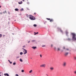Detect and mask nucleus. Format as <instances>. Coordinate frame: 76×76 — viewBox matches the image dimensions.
Masks as SVG:
<instances>
[{
    "instance_id": "obj_1",
    "label": "nucleus",
    "mask_w": 76,
    "mask_h": 76,
    "mask_svg": "<svg viewBox=\"0 0 76 76\" xmlns=\"http://www.w3.org/2000/svg\"><path fill=\"white\" fill-rule=\"evenodd\" d=\"M72 35V40L74 41H76V34L74 33H71Z\"/></svg>"
},
{
    "instance_id": "obj_2",
    "label": "nucleus",
    "mask_w": 76,
    "mask_h": 76,
    "mask_svg": "<svg viewBox=\"0 0 76 76\" xmlns=\"http://www.w3.org/2000/svg\"><path fill=\"white\" fill-rule=\"evenodd\" d=\"M28 17L29 19H30L31 20H35V18L34 16H32L31 15H29Z\"/></svg>"
},
{
    "instance_id": "obj_3",
    "label": "nucleus",
    "mask_w": 76,
    "mask_h": 76,
    "mask_svg": "<svg viewBox=\"0 0 76 76\" xmlns=\"http://www.w3.org/2000/svg\"><path fill=\"white\" fill-rule=\"evenodd\" d=\"M40 67H43L44 68H45L46 67V64H43L40 65Z\"/></svg>"
},
{
    "instance_id": "obj_4",
    "label": "nucleus",
    "mask_w": 76,
    "mask_h": 76,
    "mask_svg": "<svg viewBox=\"0 0 76 76\" xmlns=\"http://www.w3.org/2000/svg\"><path fill=\"white\" fill-rule=\"evenodd\" d=\"M66 62H63V67H66Z\"/></svg>"
},
{
    "instance_id": "obj_5",
    "label": "nucleus",
    "mask_w": 76,
    "mask_h": 76,
    "mask_svg": "<svg viewBox=\"0 0 76 76\" xmlns=\"http://www.w3.org/2000/svg\"><path fill=\"white\" fill-rule=\"evenodd\" d=\"M24 50L25 51V52H24L23 54H26L27 53V50L25 49H24Z\"/></svg>"
},
{
    "instance_id": "obj_6",
    "label": "nucleus",
    "mask_w": 76,
    "mask_h": 76,
    "mask_svg": "<svg viewBox=\"0 0 76 76\" xmlns=\"http://www.w3.org/2000/svg\"><path fill=\"white\" fill-rule=\"evenodd\" d=\"M50 71H53L54 70V67H50Z\"/></svg>"
},
{
    "instance_id": "obj_7",
    "label": "nucleus",
    "mask_w": 76,
    "mask_h": 76,
    "mask_svg": "<svg viewBox=\"0 0 76 76\" xmlns=\"http://www.w3.org/2000/svg\"><path fill=\"white\" fill-rule=\"evenodd\" d=\"M68 54H69V53L68 52H66L65 53V56H67V55H68Z\"/></svg>"
},
{
    "instance_id": "obj_8",
    "label": "nucleus",
    "mask_w": 76,
    "mask_h": 76,
    "mask_svg": "<svg viewBox=\"0 0 76 76\" xmlns=\"http://www.w3.org/2000/svg\"><path fill=\"white\" fill-rule=\"evenodd\" d=\"M32 48H33V49H34V50H35V49H37V47H32Z\"/></svg>"
},
{
    "instance_id": "obj_9",
    "label": "nucleus",
    "mask_w": 76,
    "mask_h": 76,
    "mask_svg": "<svg viewBox=\"0 0 76 76\" xmlns=\"http://www.w3.org/2000/svg\"><path fill=\"white\" fill-rule=\"evenodd\" d=\"M4 75V76H9V75L8 73H5Z\"/></svg>"
},
{
    "instance_id": "obj_10",
    "label": "nucleus",
    "mask_w": 76,
    "mask_h": 76,
    "mask_svg": "<svg viewBox=\"0 0 76 76\" xmlns=\"http://www.w3.org/2000/svg\"><path fill=\"white\" fill-rule=\"evenodd\" d=\"M15 11H19V10L18 8H16V9H15Z\"/></svg>"
},
{
    "instance_id": "obj_11",
    "label": "nucleus",
    "mask_w": 76,
    "mask_h": 76,
    "mask_svg": "<svg viewBox=\"0 0 76 76\" xmlns=\"http://www.w3.org/2000/svg\"><path fill=\"white\" fill-rule=\"evenodd\" d=\"M32 72V70H31L29 72V73H31Z\"/></svg>"
},
{
    "instance_id": "obj_12",
    "label": "nucleus",
    "mask_w": 76,
    "mask_h": 76,
    "mask_svg": "<svg viewBox=\"0 0 76 76\" xmlns=\"http://www.w3.org/2000/svg\"><path fill=\"white\" fill-rule=\"evenodd\" d=\"M50 22H53V19H51L50 20Z\"/></svg>"
},
{
    "instance_id": "obj_13",
    "label": "nucleus",
    "mask_w": 76,
    "mask_h": 76,
    "mask_svg": "<svg viewBox=\"0 0 76 76\" xmlns=\"http://www.w3.org/2000/svg\"><path fill=\"white\" fill-rule=\"evenodd\" d=\"M74 73L75 74V75H76V70H75L74 72Z\"/></svg>"
},
{
    "instance_id": "obj_14",
    "label": "nucleus",
    "mask_w": 76,
    "mask_h": 76,
    "mask_svg": "<svg viewBox=\"0 0 76 76\" xmlns=\"http://www.w3.org/2000/svg\"><path fill=\"white\" fill-rule=\"evenodd\" d=\"M20 61H21V62H22V61H23L22 59H21V58L20 59Z\"/></svg>"
},
{
    "instance_id": "obj_15",
    "label": "nucleus",
    "mask_w": 76,
    "mask_h": 76,
    "mask_svg": "<svg viewBox=\"0 0 76 76\" xmlns=\"http://www.w3.org/2000/svg\"><path fill=\"white\" fill-rule=\"evenodd\" d=\"M59 30H60V31H61V32L62 33L63 32V31L61 30L60 29V28H59Z\"/></svg>"
},
{
    "instance_id": "obj_16",
    "label": "nucleus",
    "mask_w": 76,
    "mask_h": 76,
    "mask_svg": "<svg viewBox=\"0 0 76 76\" xmlns=\"http://www.w3.org/2000/svg\"><path fill=\"white\" fill-rule=\"evenodd\" d=\"M53 47V44H51V45H50V47H51V48H52V47Z\"/></svg>"
},
{
    "instance_id": "obj_17",
    "label": "nucleus",
    "mask_w": 76,
    "mask_h": 76,
    "mask_svg": "<svg viewBox=\"0 0 76 76\" xmlns=\"http://www.w3.org/2000/svg\"><path fill=\"white\" fill-rule=\"evenodd\" d=\"M57 50V51H60V49L59 48H58Z\"/></svg>"
},
{
    "instance_id": "obj_18",
    "label": "nucleus",
    "mask_w": 76,
    "mask_h": 76,
    "mask_svg": "<svg viewBox=\"0 0 76 76\" xmlns=\"http://www.w3.org/2000/svg\"><path fill=\"white\" fill-rule=\"evenodd\" d=\"M67 40L68 41H70V40H71V39H70V38H68L67 39Z\"/></svg>"
},
{
    "instance_id": "obj_19",
    "label": "nucleus",
    "mask_w": 76,
    "mask_h": 76,
    "mask_svg": "<svg viewBox=\"0 0 76 76\" xmlns=\"http://www.w3.org/2000/svg\"><path fill=\"white\" fill-rule=\"evenodd\" d=\"M20 55H22L23 54V53H22V52H20Z\"/></svg>"
},
{
    "instance_id": "obj_20",
    "label": "nucleus",
    "mask_w": 76,
    "mask_h": 76,
    "mask_svg": "<svg viewBox=\"0 0 76 76\" xmlns=\"http://www.w3.org/2000/svg\"><path fill=\"white\" fill-rule=\"evenodd\" d=\"M35 40H33L31 41V42H35Z\"/></svg>"
},
{
    "instance_id": "obj_21",
    "label": "nucleus",
    "mask_w": 76,
    "mask_h": 76,
    "mask_svg": "<svg viewBox=\"0 0 76 76\" xmlns=\"http://www.w3.org/2000/svg\"><path fill=\"white\" fill-rule=\"evenodd\" d=\"M46 19L47 20H50V18H47Z\"/></svg>"
},
{
    "instance_id": "obj_22",
    "label": "nucleus",
    "mask_w": 76,
    "mask_h": 76,
    "mask_svg": "<svg viewBox=\"0 0 76 76\" xmlns=\"http://www.w3.org/2000/svg\"><path fill=\"white\" fill-rule=\"evenodd\" d=\"M34 27H36V26H37V25H36V24H34Z\"/></svg>"
},
{
    "instance_id": "obj_23",
    "label": "nucleus",
    "mask_w": 76,
    "mask_h": 76,
    "mask_svg": "<svg viewBox=\"0 0 76 76\" xmlns=\"http://www.w3.org/2000/svg\"><path fill=\"white\" fill-rule=\"evenodd\" d=\"M45 47V45H43L42 46V47Z\"/></svg>"
},
{
    "instance_id": "obj_24",
    "label": "nucleus",
    "mask_w": 76,
    "mask_h": 76,
    "mask_svg": "<svg viewBox=\"0 0 76 76\" xmlns=\"http://www.w3.org/2000/svg\"><path fill=\"white\" fill-rule=\"evenodd\" d=\"M16 64V62H14L13 63V65H14V66Z\"/></svg>"
},
{
    "instance_id": "obj_25",
    "label": "nucleus",
    "mask_w": 76,
    "mask_h": 76,
    "mask_svg": "<svg viewBox=\"0 0 76 76\" xmlns=\"http://www.w3.org/2000/svg\"><path fill=\"white\" fill-rule=\"evenodd\" d=\"M66 35H67V34H68L69 33L68 32L66 31Z\"/></svg>"
},
{
    "instance_id": "obj_26",
    "label": "nucleus",
    "mask_w": 76,
    "mask_h": 76,
    "mask_svg": "<svg viewBox=\"0 0 76 76\" xmlns=\"http://www.w3.org/2000/svg\"><path fill=\"white\" fill-rule=\"evenodd\" d=\"M21 11H22L23 10V8H22L21 10H20Z\"/></svg>"
},
{
    "instance_id": "obj_27",
    "label": "nucleus",
    "mask_w": 76,
    "mask_h": 76,
    "mask_svg": "<svg viewBox=\"0 0 76 76\" xmlns=\"http://www.w3.org/2000/svg\"><path fill=\"white\" fill-rule=\"evenodd\" d=\"M2 37V35L1 34H0V37Z\"/></svg>"
},
{
    "instance_id": "obj_28",
    "label": "nucleus",
    "mask_w": 76,
    "mask_h": 76,
    "mask_svg": "<svg viewBox=\"0 0 76 76\" xmlns=\"http://www.w3.org/2000/svg\"><path fill=\"white\" fill-rule=\"evenodd\" d=\"M74 60H76V57H74Z\"/></svg>"
},
{
    "instance_id": "obj_29",
    "label": "nucleus",
    "mask_w": 76,
    "mask_h": 76,
    "mask_svg": "<svg viewBox=\"0 0 76 76\" xmlns=\"http://www.w3.org/2000/svg\"><path fill=\"white\" fill-rule=\"evenodd\" d=\"M21 72H24V70H21Z\"/></svg>"
},
{
    "instance_id": "obj_30",
    "label": "nucleus",
    "mask_w": 76,
    "mask_h": 76,
    "mask_svg": "<svg viewBox=\"0 0 76 76\" xmlns=\"http://www.w3.org/2000/svg\"><path fill=\"white\" fill-rule=\"evenodd\" d=\"M18 4H22V3H20V2H18Z\"/></svg>"
},
{
    "instance_id": "obj_31",
    "label": "nucleus",
    "mask_w": 76,
    "mask_h": 76,
    "mask_svg": "<svg viewBox=\"0 0 76 76\" xmlns=\"http://www.w3.org/2000/svg\"><path fill=\"white\" fill-rule=\"evenodd\" d=\"M66 50H67V51H69V49L68 48L66 49Z\"/></svg>"
},
{
    "instance_id": "obj_32",
    "label": "nucleus",
    "mask_w": 76,
    "mask_h": 76,
    "mask_svg": "<svg viewBox=\"0 0 76 76\" xmlns=\"http://www.w3.org/2000/svg\"><path fill=\"white\" fill-rule=\"evenodd\" d=\"M40 57H41V58H42V55H40Z\"/></svg>"
},
{
    "instance_id": "obj_33",
    "label": "nucleus",
    "mask_w": 76,
    "mask_h": 76,
    "mask_svg": "<svg viewBox=\"0 0 76 76\" xmlns=\"http://www.w3.org/2000/svg\"><path fill=\"white\" fill-rule=\"evenodd\" d=\"M15 76H19V75H18V74H16Z\"/></svg>"
},
{
    "instance_id": "obj_34",
    "label": "nucleus",
    "mask_w": 76,
    "mask_h": 76,
    "mask_svg": "<svg viewBox=\"0 0 76 76\" xmlns=\"http://www.w3.org/2000/svg\"><path fill=\"white\" fill-rule=\"evenodd\" d=\"M10 64H12V62H10Z\"/></svg>"
},
{
    "instance_id": "obj_35",
    "label": "nucleus",
    "mask_w": 76,
    "mask_h": 76,
    "mask_svg": "<svg viewBox=\"0 0 76 76\" xmlns=\"http://www.w3.org/2000/svg\"><path fill=\"white\" fill-rule=\"evenodd\" d=\"M29 42H30V41H29L28 42V43H29Z\"/></svg>"
},
{
    "instance_id": "obj_36",
    "label": "nucleus",
    "mask_w": 76,
    "mask_h": 76,
    "mask_svg": "<svg viewBox=\"0 0 76 76\" xmlns=\"http://www.w3.org/2000/svg\"><path fill=\"white\" fill-rule=\"evenodd\" d=\"M46 75L47 76H48V75L47 74H46Z\"/></svg>"
},
{
    "instance_id": "obj_37",
    "label": "nucleus",
    "mask_w": 76,
    "mask_h": 76,
    "mask_svg": "<svg viewBox=\"0 0 76 76\" xmlns=\"http://www.w3.org/2000/svg\"><path fill=\"white\" fill-rule=\"evenodd\" d=\"M20 3H21V4L22 3V1H21L20 2Z\"/></svg>"
},
{
    "instance_id": "obj_38",
    "label": "nucleus",
    "mask_w": 76,
    "mask_h": 76,
    "mask_svg": "<svg viewBox=\"0 0 76 76\" xmlns=\"http://www.w3.org/2000/svg\"><path fill=\"white\" fill-rule=\"evenodd\" d=\"M36 34H37V33H35V34H34V35H36Z\"/></svg>"
},
{
    "instance_id": "obj_39",
    "label": "nucleus",
    "mask_w": 76,
    "mask_h": 76,
    "mask_svg": "<svg viewBox=\"0 0 76 76\" xmlns=\"http://www.w3.org/2000/svg\"><path fill=\"white\" fill-rule=\"evenodd\" d=\"M54 49H55V50H56V47H54Z\"/></svg>"
},
{
    "instance_id": "obj_40",
    "label": "nucleus",
    "mask_w": 76,
    "mask_h": 76,
    "mask_svg": "<svg viewBox=\"0 0 76 76\" xmlns=\"http://www.w3.org/2000/svg\"><path fill=\"white\" fill-rule=\"evenodd\" d=\"M25 47V46H24L23 47V48H24V47Z\"/></svg>"
},
{
    "instance_id": "obj_41",
    "label": "nucleus",
    "mask_w": 76,
    "mask_h": 76,
    "mask_svg": "<svg viewBox=\"0 0 76 76\" xmlns=\"http://www.w3.org/2000/svg\"><path fill=\"white\" fill-rule=\"evenodd\" d=\"M63 49H65V47H64L63 48Z\"/></svg>"
},
{
    "instance_id": "obj_42",
    "label": "nucleus",
    "mask_w": 76,
    "mask_h": 76,
    "mask_svg": "<svg viewBox=\"0 0 76 76\" xmlns=\"http://www.w3.org/2000/svg\"><path fill=\"white\" fill-rule=\"evenodd\" d=\"M0 14H2V12H0Z\"/></svg>"
},
{
    "instance_id": "obj_43",
    "label": "nucleus",
    "mask_w": 76,
    "mask_h": 76,
    "mask_svg": "<svg viewBox=\"0 0 76 76\" xmlns=\"http://www.w3.org/2000/svg\"><path fill=\"white\" fill-rule=\"evenodd\" d=\"M34 15H36V13L35 12V13H34Z\"/></svg>"
},
{
    "instance_id": "obj_44",
    "label": "nucleus",
    "mask_w": 76,
    "mask_h": 76,
    "mask_svg": "<svg viewBox=\"0 0 76 76\" xmlns=\"http://www.w3.org/2000/svg\"><path fill=\"white\" fill-rule=\"evenodd\" d=\"M25 1V0H23V1Z\"/></svg>"
},
{
    "instance_id": "obj_45",
    "label": "nucleus",
    "mask_w": 76,
    "mask_h": 76,
    "mask_svg": "<svg viewBox=\"0 0 76 76\" xmlns=\"http://www.w3.org/2000/svg\"><path fill=\"white\" fill-rule=\"evenodd\" d=\"M8 61H9V62H10V60H8Z\"/></svg>"
},
{
    "instance_id": "obj_46",
    "label": "nucleus",
    "mask_w": 76,
    "mask_h": 76,
    "mask_svg": "<svg viewBox=\"0 0 76 76\" xmlns=\"http://www.w3.org/2000/svg\"><path fill=\"white\" fill-rule=\"evenodd\" d=\"M22 49H23V50H25V49L24 48H23Z\"/></svg>"
},
{
    "instance_id": "obj_47",
    "label": "nucleus",
    "mask_w": 76,
    "mask_h": 76,
    "mask_svg": "<svg viewBox=\"0 0 76 76\" xmlns=\"http://www.w3.org/2000/svg\"><path fill=\"white\" fill-rule=\"evenodd\" d=\"M36 34H38V32H37L36 33Z\"/></svg>"
},
{
    "instance_id": "obj_48",
    "label": "nucleus",
    "mask_w": 76,
    "mask_h": 76,
    "mask_svg": "<svg viewBox=\"0 0 76 76\" xmlns=\"http://www.w3.org/2000/svg\"><path fill=\"white\" fill-rule=\"evenodd\" d=\"M0 8H1V6H0Z\"/></svg>"
},
{
    "instance_id": "obj_49",
    "label": "nucleus",
    "mask_w": 76,
    "mask_h": 76,
    "mask_svg": "<svg viewBox=\"0 0 76 76\" xmlns=\"http://www.w3.org/2000/svg\"><path fill=\"white\" fill-rule=\"evenodd\" d=\"M5 35H3V37H4Z\"/></svg>"
},
{
    "instance_id": "obj_50",
    "label": "nucleus",
    "mask_w": 76,
    "mask_h": 76,
    "mask_svg": "<svg viewBox=\"0 0 76 76\" xmlns=\"http://www.w3.org/2000/svg\"><path fill=\"white\" fill-rule=\"evenodd\" d=\"M5 12H6V11H5Z\"/></svg>"
},
{
    "instance_id": "obj_51",
    "label": "nucleus",
    "mask_w": 76,
    "mask_h": 76,
    "mask_svg": "<svg viewBox=\"0 0 76 76\" xmlns=\"http://www.w3.org/2000/svg\"><path fill=\"white\" fill-rule=\"evenodd\" d=\"M15 21H16V20H15Z\"/></svg>"
},
{
    "instance_id": "obj_52",
    "label": "nucleus",
    "mask_w": 76,
    "mask_h": 76,
    "mask_svg": "<svg viewBox=\"0 0 76 76\" xmlns=\"http://www.w3.org/2000/svg\"><path fill=\"white\" fill-rule=\"evenodd\" d=\"M0 73H1V72H0Z\"/></svg>"
},
{
    "instance_id": "obj_53",
    "label": "nucleus",
    "mask_w": 76,
    "mask_h": 76,
    "mask_svg": "<svg viewBox=\"0 0 76 76\" xmlns=\"http://www.w3.org/2000/svg\"><path fill=\"white\" fill-rule=\"evenodd\" d=\"M23 52H24V50L23 51Z\"/></svg>"
},
{
    "instance_id": "obj_54",
    "label": "nucleus",
    "mask_w": 76,
    "mask_h": 76,
    "mask_svg": "<svg viewBox=\"0 0 76 76\" xmlns=\"http://www.w3.org/2000/svg\"><path fill=\"white\" fill-rule=\"evenodd\" d=\"M34 33H35V32H34Z\"/></svg>"
}]
</instances>
